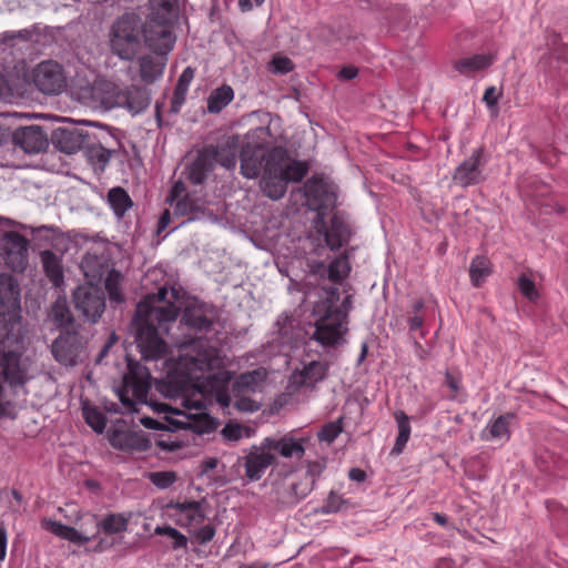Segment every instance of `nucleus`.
<instances>
[{"mask_svg": "<svg viewBox=\"0 0 568 568\" xmlns=\"http://www.w3.org/2000/svg\"><path fill=\"white\" fill-rule=\"evenodd\" d=\"M213 322L214 314L206 306L190 305L180 322L183 338H171L178 351V368L191 381L199 382L206 373L224 366L222 352L204 337Z\"/></svg>", "mask_w": 568, "mask_h": 568, "instance_id": "1", "label": "nucleus"}, {"mask_svg": "<svg viewBox=\"0 0 568 568\" xmlns=\"http://www.w3.org/2000/svg\"><path fill=\"white\" fill-rule=\"evenodd\" d=\"M179 312L180 307L168 300L165 286L138 303L133 325L135 341L144 358L158 359L168 353V343L162 336L170 334Z\"/></svg>", "mask_w": 568, "mask_h": 568, "instance_id": "2", "label": "nucleus"}, {"mask_svg": "<svg viewBox=\"0 0 568 568\" xmlns=\"http://www.w3.org/2000/svg\"><path fill=\"white\" fill-rule=\"evenodd\" d=\"M214 369L206 373L203 379L206 378L209 384H219L215 388V400L223 408L227 409L231 405L239 412L254 413L261 407V404L252 396L261 392L264 387L266 379V371L257 368L251 372L242 373L233 383L231 393L225 388V385L231 379V373L225 369Z\"/></svg>", "mask_w": 568, "mask_h": 568, "instance_id": "3", "label": "nucleus"}, {"mask_svg": "<svg viewBox=\"0 0 568 568\" xmlns=\"http://www.w3.org/2000/svg\"><path fill=\"white\" fill-rule=\"evenodd\" d=\"M325 296L314 305V315L317 316L313 337L323 346H336L344 342L347 333V314L351 310V296L339 303L337 287L324 288Z\"/></svg>", "mask_w": 568, "mask_h": 568, "instance_id": "4", "label": "nucleus"}, {"mask_svg": "<svg viewBox=\"0 0 568 568\" xmlns=\"http://www.w3.org/2000/svg\"><path fill=\"white\" fill-rule=\"evenodd\" d=\"M144 22L134 12L119 17L110 30V48L122 60L131 61L142 49Z\"/></svg>", "mask_w": 568, "mask_h": 568, "instance_id": "5", "label": "nucleus"}, {"mask_svg": "<svg viewBox=\"0 0 568 568\" xmlns=\"http://www.w3.org/2000/svg\"><path fill=\"white\" fill-rule=\"evenodd\" d=\"M128 368L129 372L123 376L122 386L116 390L122 405V409L116 413L121 414H132L139 410V405L146 404V396L151 387V375L145 366L129 362Z\"/></svg>", "mask_w": 568, "mask_h": 568, "instance_id": "6", "label": "nucleus"}, {"mask_svg": "<svg viewBox=\"0 0 568 568\" xmlns=\"http://www.w3.org/2000/svg\"><path fill=\"white\" fill-rule=\"evenodd\" d=\"M78 98L90 108L103 110L119 108L124 101L123 89L105 79H98L92 84L81 88Z\"/></svg>", "mask_w": 568, "mask_h": 568, "instance_id": "7", "label": "nucleus"}, {"mask_svg": "<svg viewBox=\"0 0 568 568\" xmlns=\"http://www.w3.org/2000/svg\"><path fill=\"white\" fill-rule=\"evenodd\" d=\"M315 236L318 246L338 251L346 245L352 237V230L347 221L339 214H334L327 225L324 217L318 214L315 221Z\"/></svg>", "mask_w": 568, "mask_h": 568, "instance_id": "8", "label": "nucleus"}, {"mask_svg": "<svg viewBox=\"0 0 568 568\" xmlns=\"http://www.w3.org/2000/svg\"><path fill=\"white\" fill-rule=\"evenodd\" d=\"M0 252L6 265L13 272H23L27 268L29 241L19 232L3 233L0 240Z\"/></svg>", "mask_w": 568, "mask_h": 568, "instance_id": "9", "label": "nucleus"}, {"mask_svg": "<svg viewBox=\"0 0 568 568\" xmlns=\"http://www.w3.org/2000/svg\"><path fill=\"white\" fill-rule=\"evenodd\" d=\"M32 81L39 91L49 95H57L67 87L62 65L51 60L43 61L34 68Z\"/></svg>", "mask_w": 568, "mask_h": 568, "instance_id": "10", "label": "nucleus"}, {"mask_svg": "<svg viewBox=\"0 0 568 568\" xmlns=\"http://www.w3.org/2000/svg\"><path fill=\"white\" fill-rule=\"evenodd\" d=\"M486 164L485 149L477 148L455 169L453 181L464 189L480 184L486 179L484 174Z\"/></svg>", "mask_w": 568, "mask_h": 568, "instance_id": "11", "label": "nucleus"}, {"mask_svg": "<svg viewBox=\"0 0 568 568\" xmlns=\"http://www.w3.org/2000/svg\"><path fill=\"white\" fill-rule=\"evenodd\" d=\"M85 348V341L77 332L61 333L51 345V353L54 359L64 366H74Z\"/></svg>", "mask_w": 568, "mask_h": 568, "instance_id": "12", "label": "nucleus"}, {"mask_svg": "<svg viewBox=\"0 0 568 568\" xmlns=\"http://www.w3.org/2000/svg\"><path fill=\"white\" fill-rule=\"evenodd\" d=\"M146 47L160 55L168 54L174 47L175 37L165 21L150 18L143 27V38Z\"/></svg>", "mask_w": 568, "mask_h": 568, "instance_id": "13", "label": "nucleus"}, {"mask_svg": "<svg viewBox=\"0 0 568 568\" xmlns=\"http://www.w3.org/2000/svg\"><path fill=\"white\" fill-rule=\"evenodd\" d=\"M271 150L263 144L246 142L241 148V172L247 179H255L267 171Z\"/></svg>", "mask_w": 568, "mask_h": 568, "instance_id": "14", "label": "nucleus"}, {"mask_svg": "<svg viewBox=\"0 0 568 568\" xmlns=\"http://www.w3.org/2000/svg\"><path fill=\"white\" fill-rule=\"evenodd\" d=\"M268 171L280 174L287 184L288 182L302 181L308 171V166L305 162L292 160L283 148H273Z\"/></svg>", "mask_w": 568, "mask_h": 568, "instance_id": "15", "label": "nucleus"}, {"mask_svg": "<svg viewBox=\"0 0 568 568\" xmlns=\"http://www.w3.org/2000/svg\"><path fill=\"white\" fill-rule=\"evenodd\" d=\"M73 302L75 308L93 323L101 317L105 308L104 296L94 286H79L73 293Z\"/></svg>", "mask_w": 568, "mask_h": 568, "instance_id": "16", "label": "nucleus"}, {"mask_svg": "<svg viewBox=\"0 0 568 568\" xmlns=\"http://www.w3.org/2000/svg\"><path fill=\"white\" fill-rule=\"evenodd\" d=\"M304 196L311 209L320 211L333 206L336 194L333 185L323 178L312 176L303 185Z\"/></svg>", "mask_w": 568, "mask_h": 568, "instance_id": "17", "label": "nucleus"}, {"mask_svg": "<svg viewBox=\"0 0 568 568\" xmlns=\"http://www.w3.org/2000/svg\"><path fill=\"white\" fill-rule=\"evenodd\" d=\"M265 445V439L260 445H253L244 457L245 476L251 481L260 480L265 470L275 462V454Z\"/></svg>", "mask_w": 568, "mask_h": 568, "instance_id": "18", "label": "nucleus"}, {"mask_svg": "<svg viewBox=\"0 0 568 568\" xmlns=\"http://www.w3.org/2000/svg\"><path fill=\"white\" fill-rule=\"evenodd\" d=\"M116 144L115 139L108 132H103L101 136L89 134V142L83 145V150L90 163L104 168Z\"/></svg>", "mask_w": 568, "mask_h": 568, "instance_id": "19", "label": "nucleus"}, {"mask_svg": "<svg viewBox=\"0 0 568 568\" xmlns=\"http://www.w3.org/2000/svg\"><path fill=\"white\" fill-rule=\"evenodd\" d=\"M264 439L266 442L265 447H270L273 454H277L285 459L300 460L305 455L306 438L296 437L292 432L281 437L270 436Z\"/></svg>", "mask_w": 568, "mask_h": 568, "instance_id": "20", "label": "nucleus"}, {"mask_svg": "<svg viewBox=\"0 0 568 568\" xmlns=\"http://www.w3.org/2000/svg\"><path fill=\"white\" fill-rule=\"evenodd\" d=\"M11 136L13 144L26 153H39L48 146V136L40 125L18 128Z\"/></svg>", "mask_w": 568, "mask_h": 568, "instance_id": "21", "label": "nucleus"}, {"mask_svg": "<svg viewBox=\"0 0 568 568\" xmlns=\"http://www.w3.org/2000/svg\"><path fill=\"white\" fill-rule=\"evenodd\" d=\"M84 520H87V516L84 517ZM42 526L53 535L61 537L70 542L77 544V545H84L89 542L90 540L95 539V534L93 531V528L89 529L87 526H90L88 521H84L81 524L80 529H75L73 527L63 525L59 521L51 520V519H44L42 520Z\"/></svg>", "mask_w": 568, "mask_h": 568, "instance_id": "22", "label": "nucleus"}, {"mask_svg": "<svg viewBox=\"0 0 568 568\" xmlns=\"http://www.w3.org/2000/svg\"><path fill=\"white\" fill-rule=\"evenodd\" d=\"M89 134L79 128H58L52 134V142L61 152L73 154L89 142Z\"/></svg>", "mask_w": 568, "mask_h": 568, "instance_id": "23", "label": "nucleus"}, {"mask_svg": "<svg viewBox=\"0 0 568 568\" xmlns=\"http://www.w3.org/2000/svg\"><path fill=\"white\" fill-rule=\"evenodd\" d=\"M131 513L109 514L102 520L95 515H87V521L93 528L95 538L103 531L105 535H114L126 531Z\"/></svg>", "mask_w": 568, "mask_h": 568, "instance_id": "24", "label": "nucleus"}, {"mask_svg": "<svg viewBox=\"0 0 568 568\" xmlns=\"http://www.w3.org/2000/svg\"><path fill=\"white\" fill-rule=\"evenodd\" d=\"M0 366L6 382L12 387L22 386L29 379L27 368L21 363V355L17 352L3 353L0 358Z\"/></svg>", "mask_w": 568, "mask_h": 568, "instance_id": "25", "label": "nucleus"}, {"mask_svg": "<svg viewBox=\"0 0 568 568\" xmlns=\"http://www.w3.org/2000/svg\"><path fill=\"white\" fill-rule=\"evenodd\" d=\"M214 168V153L211 149H204L199 152L192 163L185 168V175L190 183L194 185L202 184Z\"/></svg>", "mask_w": 568, "mask_h": 568, "instance_id": "26", "label": "nucleus"}, {"mask_svg": "<svg viewBox=\"0 0 568 568\" xmlns=\"http://www.w3.org/2000/svg\"><path fill=\"white\" fill-rule=\"evenodd\" d=\"M242 148L241 139L237 135L226 138L217 146L209 145L204 149H211L214 153V164L219 162L227 170H233L237 163V152Z\"/></svg>", "mask_w": 568, "mask_h": 568, "instance_id": "27", "label": "nucleus"}, {"mask_svg": "<svg viewBox=\"0 0 568 568\" xmlns=\"http://www.w3.org/2000/svg\"><path fill=\"white\" fill-rule=\"evenodd\" d=\"M327 371V363L312 361L306 364L303 369L293 374V381L300 386L313 387L326 377Z\"/></svg>", "mask_w": 568, "mask_h": 568, "instance_id": "28", "label": "nucleus"}, {"mask_svg": "<svg viewBox=\"0 0 568 568\" xmlns=\"http://www.w3.org/2000/svg\"><path fill=\"white\" fill-rule=\"evenodd\" d=\"M206 201L187 193L179 199L174 206V214L186 216L189 221L200 220L205 215Z\"/></svg>", "mask_w": 568, "mask_h": 568, "instance_id": "29", "label": "nucleus"}, {"mask_svg": "<svg viewBox=\"0 0 568 568\" xmlns=\"http://www.w3.org/2000/svg\"><path fill=\"white\" fill-rule=\"evenodd\" d=\"M123 100L120 108L126 109L132 114H139L150 105L148 92L136 85L123 89Z\"/></svg>", "mask_w": 568, "mask_h": 568, "instance_id": "30", "label": "nucleus"}, {"mask_svg": "<svg viewBox=\"0 0 568 568\" xmlns=\"http://www.w3.org/2000/svg\"><path fill=\"white\" fill-rule=\"evenodd\" d=\"M515 414L506 413L490 420L483 430V438L486 440H504L510 438L509 424L514 419Z\"/></svg>", "mask_w": 568, "mask_h": 568, "instance_id": "31", "label": "nucleus"}, {"mask_svg": "<svg viewBox=\"0 0 568 568\" xmlns=\"http://www.w3.org/2000/svg\"><path fill=\"white\" fill-rule=\"evenodd\" d=\"M495 60L496 55L493 53L475 54L457 60L454 63V69L460 74L469 75L473 72L487 69L495 62Z\"/></svg>", "mask_w": 568, "mask_h": 568, "instance_id": "32", "label": "nucleus"}, {"mask_svg": "<svg viewBox=\"0 0 568 568\" xmlns=\"http://www.w3.org/2000/svg\"><path fill=\"white\" fill-rule=\"evenodd\" d=\"M40 260L43 271L50 282L54 286H60L63 283V272L61 265V257L50 250L40 253Z\"/></svg>", "mask_w": 568, "mask_h": 568, "instance_id": "33", "label": "nucleus"}, {"mask_svg": "<svg viewBox=\"0 0 568 568\" xmlns=\"http://www.w3.org/2000/svg\"><path fill=\"white\" fill-rule=\"evenodd\" d=\"M19 302V291L14 278L6 273L0 274V307H16Z\"/></svg>", "mask_w": 568, "mask_h": 568, "instance_id": "34", "label": "nucleus"}, {"mask_svg": "<svg viewBox=\"0 0 568 568\" xmlns=\"http://www.w3.org/2000/svg\"><path fill=\"white\" fill-rule=\"evenodd\" d=\"M261 186L266 196L272 200H280L284 196L287 184L280 174L267 170L263 173Z\"/></svg>", "mask_w": 568, "mask_h": 568, "instance_id": "35", "label": "nucleus"}, {"mask_svg": "<svg viewBox=\"0 0 568 568\" xmlns=\"http://www.w3.org/2000/svg\"><path fill=\"white\" fill-rule=\"evenodd\" d=\"M108 203L114 215L119 219L123 217L126 211L130 210L133 205V202L128 192L120 186L112 187L109 191Z\"/></svg>", "mask_w": 568, "mask_h": 568, "instance_id": "36", "label": "nucleus"}, {"mask_svg": "<svg viewBox=\"0 0 568 568\" xmlns=\"http://www.w3.org/2000/svg\"><path fill=\"white\" fill-rule=\"evenodd\" d=\"M233 99L234 91L230 85L224 84L220 88L214 89L207 98V112H221L226 105H229L232 102Z\"/></svg>", "mask_w": 568, "mask_h": 568, "instance_id": "37", "label": "nucleus"}, {"mask_svg": "<svg viewBox=\"0 0 568 568\" xmlns=\"http://www.w3.org/2000/svg\"><path fill=\"white\" fill-rule=\"evenodd\" d=\"M111 444L114 447H119L122 449H131L136 452H148L152 443L151 440L140 433H128L124 434L120 442L116 440L115 437L111 439Z\"/></svg>", "mask_w": 568, "mask_h": 568, "instance_id": "38", "label": "nucleus"}, {"mask_svg": "<svg viewBox=\"0 0 568 568\" xmlns=\"http://www.w3.org/2000/svg\"><path fill=\"white\" fill-rule=\"evenodd\" d=\"M314 479L308 480V478H306L305 483H294L278 498L284 505H296L312 491Z\"/></svg>", "mask_w": 568, "mask_h": 568, "instance_id": "39", "label": "nucleus"}, {"mask_svg": "<svg viewBox=\"0 0 568 568\" xmlns=\"http://www.w3.org/2000/svg\"><path fill=\"white\" fill-rule=\"evenodd\" d=\"M124 276L116 270L109 271L105 280L104 287L112 303H123L124 294L122 292V284Z\"/></svg>", "mask_w": 568, "mask_h": 568, "instance_id": "40", "label": "nucleus"}, {"mask_svg": "<svg viewBox=\"0 0 568 568\" xmlns=\"http://www.w3.org/2000/svg\"><path fill=\"white\" fill-rule=\"evenodd\" d=\"M139 64L140 75L144 82H154L163 73L164 63L159 62L151 55L141 57L139 60Z\"/></svg>", "mask_w": 568, "mask_h": 568, "instance_id": "41", "label": "nucleus"}, {"mask_svg": "<svg viewBox=\"0 0 568 568\" xmlns=\"http://www.w3.org/2000/svg\"><path fill=\"white\" fill-rule=\"evenodd\" d=\"M326 271L331 282L341 283L351 272L348 256L345 254L337 256L328 264Z\"/></svg>", "mask_w": 568, "mask_h": 568, "instance_id": "42", "label": "nucleus"}, {"mask_svg": "<svg viewBox=\"0 0 568 568\" xmlns=\"http://www.w3.org/2000/svg\"><path fill=\"white\" fill-rule=\"evenodd\" d=\"M490 274V262L485 256H476L469 266V276L474 286H479Z\"/></svg>", "mask_w": 568, "mask_h": 568, "instance_id": "43", "label": "nucleus"}, {"mask_svg": "<svg viewBox=\"0 0 568 568\" xmlns=\"http://www.w3.org/2000/svg\"><path fill=\"white\" fill-rule=\"evenodd\" d=\"M175 509L186 519L187 525H200L205 517L197 501L178 503Z\"/></svg>", "mask_w": 568, "mask_h": 568, "instance_id": "44", "label": "nucleus"}, {"mask_svg": "<svg viewBox=\"0 0 568 568\" xmlns=\"http://www.w3.org/2000/svg\"><path fill=\"white\" fill-rule=\"evenodd\" d=\"M141 424L150 429H168L170 432L184 429L190 426L186 420L178 419L172 416H166L164 423L158 422L151 417H142Z\"/></svg>", "mask_w": 568, "mask_h": 568, "instance_id": "45", "label": "nucleus"}, {"mask_svg": "<svg viewBox=\"0 0 568 568\" xmlns=\"http://www.w3.org/2000/svg\"><path fill=\"white\" fill-rule=\"evenodd\" d=\"M141 424L150 429H168L170 432L184 429L190 426L186 420L178 419L172 416H166L164 423L158 422L151 417H142Z\"/></svg>", "mask_w": 568, "mask_h": 568, "instance_id": "46", "label": "nucleus"}, {"mask_svg": "<svg viewBox=\"0 0 568 568\" xmlns=\"http://www.w3.org/2000/svg\"><path fill=\"white\" fill-rule=\"evenodd\" d=\"M50 316L53 322L61 327L72 323V314L64 297L57 298L51 307Z\"/></svg>", "mask_w": 568, "mask_h": 568, "instance_id": "47", "label": "nucleus"}, {"mask_svg": "<svg viewBox=\"0 0 568 568\" xmlns=\"http://www.w3.org/2000/svg\"><path fill=\"white\" fill-rule=\"evenodd\" d=\"M83 416L85 419V423L97 433H103L106 420L103 413H101L99 409L94 407H84L83 408Z\"/></svg>", "mask_w": 568, "mask_h": 568, "instance_id": "48", "label": "nucleus"}, {"mask_svg": "<svg viewBox=\"0 0 568 568\" xmlns=\"http://www.w3.org/2000/svg\"><path fill=\"white\" fill-rule=\"evenodd\" d=\"M348 504V500L343 498L342 495L332 490L324 505L321 507V514H335L344 509V507Z\"/></svg>", "mask_w": 568, "mask_h": 568, "instance_id": "49", "label": "nucleus"}, {"mask_svg": "<svg viewBox=\"0 0 568 568\" xmlns=\"http://www.w3.org/2000/svg\"><path fill=\"white\" fill-rule=\"evenodd\" d=\"M342 432H343L342 418H339L337 420L326 423L321 428L317 436L321 442L332 444Z\"/></svg>", "mask_w": 568, "mask_h": 568, "instance_id": "50", "label": "nucleus"}, {"mask_svg": "<svg viewBox=\"0 0 568 568\" xmlns=\"http://www.w3.org/2000/svg\"><path fill=\"white\" fill-rule=\"evenodd\" d=\"M156 535L160 536H168L171 539H173V548H184L187 545L186 537L181 534L178 529L171 527V526H158L154 530Z\"/></svg>", "mask_w": 568, "mask_h": 568, "instance_id": "51", "label": "nucleus"}, {"mask_svg": "<svg viewBox=\"0 0 568 568\" xmlns=\"http://www.w3.org/2000/svg\"><path fill=\"white\" fill-rule=\"evenodd\" d=\"M150 481L160 489H166L176 480L173 471H154L149 474Z\"/></svg>", "mask_w": 568, "mask_h": 568, "instance_id": "52", "label": "nucleus"}, {"mask_svg": "<svg viewBox=\"0 0 568 568\" xmlns=\"http://www.w3.org/2000/svg\"><path fill=\"white\" fill-rule=\"evenodd\" d=\"M518 288L520 293L529 301H536L538 298V292L534 281L525 274L518 277Z\"/></svg>", "mask_w": 568, "mask_h": 568, "instance_id": "53", "label": "nucleus"}, {"mask_svg": "<svg viewBox=\"0 0 568 568\" xmlns=\"http://www.w3.org/2000/svg\"><path fill=\"white\" fill-rule=\"evenodd\" d=\"M273 73L285 74L293 70V62L286 57H275L271 61Z\"/></svg>", "mask_w": 568, "mask_h": 568, "instance_id": "54", "label": "nucleus"}, {"mask_svg": "<svg viewBox=\"0 0 568 568\" xmlns=\"http://www.w3.org/2000/svg\"><path fill=\"white\" fill-rule=\"evenodd\" d=\"M215 536V528L212 525H205L193 531V538L200 545H205Z\"/></svg>", "mask_w": 568, "mask_h": 568, "instance_id": "55", "label": "nucleus"}, {"mask_svg": "<svg viewBox=\"0 0 568 568\" xmlns=\"http://www.w3.org/2000/svg\"><path fill=\"white\" fill-rule=\"evenodd\" d=\"M14 97L16 94L10 80L2 72H0V100L4 102H11Z\"/></svg>", "mask_w": 568, "mask_h": 568, "instance_id": "56", "label": "nucleus"}, {"mask_svg": "<svg viewBox=\"0 0 568 568\" xmlns=\"http://www.w3.org/2000/svg\"><path fill=\"white\" fill-rule=\"evenodd\" d=\"M395 419L397 423L398 435L410 436L412 427L409 424L408 416L403 412L398 410L395 413Z\"/></svg>", "mask_w": 568, "mask_h": 568, "instance_id": "57", "label": "nucleus"}, {"mask_svg": "<svg viewBox=\"0 0 568 568\" xmlns=\"http://www.w3.org/2000/svg\"><path fill=\"white\" fill-rule=\"evenodd\" d=\"M222 434L226 439L236 442L242 438L243 428L237 424H227L222 429Z\"/></svg>", "mask_w": 568, "mask_h": 568, "instance_id": "58", "label": "nucleus"}, {"mask_svg": "<svg viewBox=\"0 0 568 568\" xmlns=\"http://www.w3.org/2000/svg\"><path fill=\"white\" fill-rule=\"evenodd\" d=\"M445 385L454 393V395L450 398L455 399L456 395L460 390V377L452 374L450 372H446Z\"/></svg>", "mask_w": 568, "mask_h": 568, "instance_id": "59", "label": "nucleus"}, {"mask_svg": "<svg viewBox=\"0 0 568 568\" xmlns=\"http://www.w3.org/2000/svg\"><path fill=\"white\" fill-rule=\"evenodd\" d=\"M352 38H354V37H353L352 31L349 30V28L348 27H343L337 32H333L332 36L329 38H327L326 40L328 42H333V41L343 42V41H347V40H349Z\"/></svg>", "mask_w": 568, "mask_h": 568, "instance_id": "60", "label": "nucleus"}, {"mask_svg": "<svg viewBox=\"0 0 568 568\" xmlns=\"http://www.w3.org/2000/svg\"><path fill=\"white\" fill-rule=\"evenodd\" d=\"M424 318L420 315H412L408 317V326L410 331H420V337H425L426 332L423 331Z\"/></svg>", "mask_w": 568, "mask_h": 568, "instance_id": "61", "label": "nucleus"}, {"mask_svg": "<svg viewBox=\"0 0 568 568\" xmlns=\"http://www.w3.org/2000/svg\"><path fill=\"white\" fill-rule=\"evenodd\" d=\"M499 94L495 87H489L485 90L483 100L488 106H495L498 102Z\"/></svg>", "mask_w": 568, "mask_h": 568, "instance_id": "62", "label": "nucleus"}, {"mask_svg": "<svg viewBox=\"0 0 568 568\" xmlns=\"http://www.w3.org/2000/svg\"><path fill=\"white\" fill-rule=\"evenodd\" d=\"M115 539L111 537L110 535H105L104 537H101L95 546V551H104L106 549H110L115 545Z\"/></svg>", "mask_w": 568, "mask_h": 568, "instance_id": "63", "label": "nucleus"}, {"mask_svg": "<svg viewBox=\"0 0 568 568\" xmlns=\"http://www.w3.org/2000/svg\"><path fill=\"white\" fill-rule=\"evenodd\" d=\"M409 437L408 436H403V435H398L397 434V437H396V440H395V445L392 449V454L393 455H399L403 453L407 442H408Z\"/></svg>", "mask_w": 568, "mask_h": 568, "instance_id": "64", "label": "nucleus"}]
</instances>
